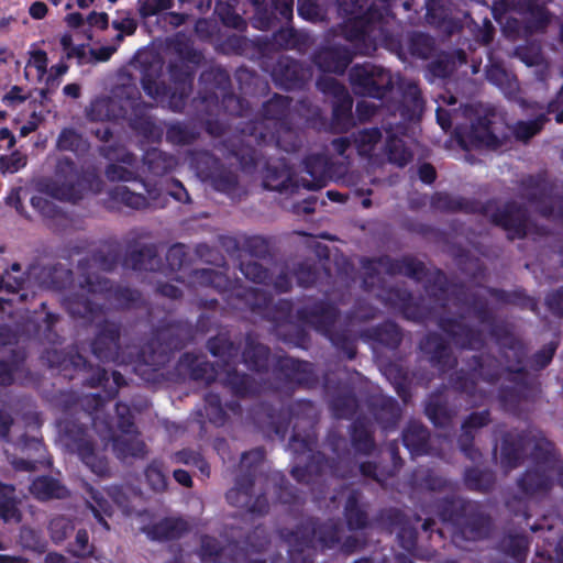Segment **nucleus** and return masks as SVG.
Returning <instances> with one entry per match:
<instances>
[{"label": "nucleus", "mask_w": 563, "mask_h": 563, "mask_svg": "<svg viewBox=\"0 0 563 563\" xmlns=\"http://www.w3.org/2000/svg\"><path fill=\"white\" fill-rule=\"evenodd\" d=\"M509 141V125L495 107H481L475 111L468 130L460 135L463 148L497 151Z\"/></svg>", "instance_id": "0eeeda50"}, {"label": "nucleus", "mask_w": 563, "mask_h": 563, "mask_svg": "<svg viewBox=\"0 0 563 563\" xmlns=\"http://www.w3.org/2000/svg\"><path fill=\"white\" fill-rule=\"evenodd\" d=\"M402 444L411 455H424L430 450V431L419 421H409L401 433Z\"/></svg>", "instance_id": "6e6d98bb"}, {"label": "nucleus", "mask_w": 563, "mask_h": 563, "mask_svg": "<svg viewBox=\"0 0 563 563\" xmlns=\"http://www.w3.org/2000/svg\"><path fill=\"white\" fill-rule=\"evenodd\" d=\"M340 317L338 306L329 300L319 299L311 305L300 307L296 311L299 322L312 327L317 332L324 335L331 332Z\"/></svg>", "instance_id": "a878e982"}, {"label": "nucleus", "mask_w": 563, "mask_h": 563, "mask_svg": "<svg viewBox=\"0 0 563 563\" xmlns=\"http://www.w3.org/2000/svg\"><path fill=\"white\" fill-rule=\"evenodd\" d=\"M362 493L352 489L345 500L343 515L350 531L365 530L372 527L365 506L361 504Z\"/></svg>", "instance_id": "3c124183"}, {"label": "nucleus", "mask_w": 563, "mask_h": 563, "mask_svg": "<svg viewBox=\"0 0 563 563\" xmlns=\"http://www.w3.org/2000/svg\"><path fill=\"white\" fill-rule=\"evenodd\" d=\"M528 444H530V430L505 432L501 437L500 446L501 464L509 470L517 468L523 461Z\"/></svg>", "instance_id": "f704fd0d"}, {"label": "nucleus", "mask_w": 563, "mask_h": 563, "mask_svg": "<svg viewBox=\"0 0 563 563\" xmlns=\"http://www.w3.org/2000/svg\"><path fill=\"white\" fill-rule=\"evenodd\" d=\"M78 397L68 394L64 409L74 411L60 421V428L67 449L76 453L80 461L97 476H110V467L107 456L96 449V443L90 434L89 423L96 424L92 412L77 411Z\"/></svg>", "instance_id": "20e7f679"}, {"label": "nucleus", "mask_w": 563, "mask_h": 563, "mask_svg": "<svg viewBox=\"0 0 563 563\" xmlns=\"http://www.w3.org/2000/svg\"><path fill=\"white\" fill-rule=\"evenodd\" d=\"M129 110L119 104L115 99L96 100L90 106L89 117L93 121H117L126 119Z\"/></svg>", "instance_id": "774afa93"}, {"label": "nucleus", "mask_w": 563, "mask_h": 563, "mask_svg": "<svg viewBox=\"0 0 563 563\" xmlns=\"http://www.w3.org/2000/svg\"><path fill=\"white\" fill-rule=\"evenodd\" d=\"M288 542L289 563H312L314 558L313 528L299 526L289 531L286 538Z\"/></svg>", "instance_id": "72a5a7b5"}, {"label": "nucleus", "mask_w": 563, "mask_h": 563, "mask_svg": "<svg viewBox=\"0 0 563 563\" xmlns=\"http://www.w3.org/2000/svg\"><path fill=\"white\" fill-rule=\"evenodd\" d=\"M142 162L145 170L153 176H164L170 173L177 164L174 155L155 147L145 151Z\"/></svg>", "instance_id": "0e129e2a"}, {"label": "nucleus", "mask_w": 563, "mask_h": 563, "mask_svg": "<svg viewBox=\"0 0 563 563\" xmlns=\"http://www.w3.org/2000/svg\"><path fill=\"white\" fill-rule=\"evenodd\" d=\"M486 217L493 225L505 230L509 240L523 239L528 234V210L515 200L506 201L503 207L496 201Z\"/></svg>", "instance_id": "a211bd4d"}, {"label": "nucleus", "mask_w": 563, "mask_h": 563, "mask_svg": "<svg viewBox=\"0 0 563 563\" xmlns=\"http://www.w3.org/2000/svg\"><path fill=\"white\" fill-rule=\"evenodd\" d=\"M495 202V198L482 202L475 198L454 196L446 191H435L430 198L431 209L442 213L487 216Z\"/></svg>", "instance_id": "b1692460"}, {"label": "nucleus", "mask_w": 563, "mask_h": 563, "mask_svg": "<svg viewBox=\"0 0 563 563\" xmlns=\"http://www.w3.org/2000/svg\"><path fill=\"white\" fill-rule=\"evenodd\" d=\"M530 548V540L523 533L505 532L495 544V550L508 558L512 563H526Z\"/></svg>", "instance_id": "a18cd8bd"}, {"label": "nucleus", "mask_w": 563, "mask_h": 563, "mask_svg": "<svg viewBox=\"0 0 563 563\" xmlns=\"http://www.w3.org/2000/svg\"><path fill=\"white\" fill-rule=\"evenodd\" d=\"M435 509L443 522L454 527L453 542L459 547L487 540L493 533V518L478 501L452 494L437 499Z\"/></svg>", "instance_id": "7ed1b4c3"}, {"label": "nucleus", "mask_w": 563, "mask_h": 563, "mask_svg": "<svg viewBox=\"0 0 563 563\" xmlns=\"http://www.w3.org/2000/svg\"><path fill=\"white\" fill-rule=\"evenodd\" d=\"M120 324L104 319L96 327V333L90 342L92 355L102 363H117L120 357Z\"/></svg>", "instance_id": "4be33fe9"}, {"label": "nucleus", "mask_w": 563, "mask_h": 563, "mask_svg": "<svg viewBox=\"0 0 563 563\" xmlns=\"http://www.w3.org/2000/svg\"><path fill=\"white\" fill-rule=\"evenodd\" d=\"M223 387L236 398H253L261 391L257 380L250 374L239 372L235 367L229 368L222 379Z\"/></svg>", "instance_id": "09e8293b"}, {"label": "nucleus", "mask_w": 563, "mask_h": 563, "mask_svg": "<svg viewBox=\"0 0 563 563\" xmlns=\"http://www.w3.org/2000/svg\"><path fill=\"white\" fill-rule=\"evenodd\" d=\"M122 265L135 272H159L163 261L155 243L129 245Z\"/></svg>", "instance_id": "7c9ffc66"}, {"label": "nucleus", "mask_w": 563, "mask_h": 563, "mask_svg": "<svg viewBox=\"0 0 563 563\" xmlns=\"http://www.w3.org/2000/svg\"><path fill=\"white\" fill-rule=\"evenodd\" d=\"M177 367L179 372L186 374L191 380L206 385H211L218 376L214 364L191 352H186L179 357Z\"/></svg>", "instance_id": "4c0bfd02"}, {"label": "nucleus", "mask_w": 563, "mask_h": 563, "mask_svg": "<svg viewBox=\"0 0 563 563\" xmlns=\"http://www.w3.org/2000/svg\"><path fill=\"white\" fill-rule=\"evenodd\" d=\"M253 27L269 31L285 23L288 25L294 16V0H254Z\"/></svg>", "instance_id": "aec40b11"}, {"label": "nucleus", "mask_w": 563, "mask_h": 563, "mask_svg": "<svg viewBox=\"0 0 563 563\" xmlns=\"http://www.w3.org/2000/svg\"><path fill=\"white\" fill-rule=\"evenodd\" d=\"M437 324L461 350L478 351L485 346L483 330L467 324L463 314L459 317L440 316Z\"/></svg>", "instance_id": "6ab92c4d"}, {"label": "nucleus", "mask_w": 563, "mask_h": 563, "mask_svg": "<svg viewBox=\"0 0 563 563\" xmlns=\"http://www.w3.org/2000/svg\"><path fill=\"white\" fill-rule=\"evenodd\" d=\"M15 445L26 455V457L12 460L11 464L15 471L34 472L38 464H51V461L46 459L47 450L42 438L30 437L24 433L18 439Z\"/></svg>", "instance_id": "2f4dec72"}, {"label": "nucleus", "mask_w": 563, "mask_h": 563, "mask_svg": "<svg viewBox=\"0 0 563 563\" xmlns=\"http://www.w3.org/2000/svg\"><path fill=\"white\" fill-rule=\"evenodd\" d=\"M354 58L346 45L333 44L320 47L312 57L314 65L324 74L343 75Z\"/></svg>", "instance_id": "c756f323"}, {"label": "nucleus", "mask_w": 563, "mask_h": 563, "mask_svg": "<svg viewBox=\"0 0 563 563\" xmlns=\"http://www.w3.org/2000/svg\"><path fill=\"white\" fill-rule=\"evenodd\" d=\"M362 339L388 350H397L402 342V331L394 321H384L367 328L361 333Z\"/></svg>", "instance_id": "37998d69"}, {"label": "nucleus", "mask_w": 563, "mask_h": 563, "mask_svg": "<svg viewBox=\"0 0 563 563\" xmlns=\"http://www.w3.org/2000/svg\"><path fill=\"white\" fill-rule=\"evenodd\" d=\"M492 422L489 409L473 411L464 418L461 424V433L457 438V445L463 455L476 463L481 461L483 454L475 446V437L477 432Z\"/></svg>", "instance_id": "bb28decb"}, {"label": "nucleus", "mask_w": 563, "mask_h": 563, "mask_svg": "<svg viewBox=\"0 0 563 563\" xmlns=\"http://www.w3.org/2000/svg\"><path fill=\"white\" fill-rule=\"evenodd\" d=\"M371 262L378 264L389 276L404 275L416 282H421L429 275L426 264L412 255H404L400 258L382 255Z\"/></svg>", "instance_id": "473e14b6"}, {"label": "nucleus", "mask_w": 563, "mask_h": 563, "mask_svg": "<svg viewBox=\"0 0 563 563\" xmlns=\"http://www.w3.org/2000/svg\"><path fill=\"white\" fill-rule=\"evenodd\" d=\"M146 190L148 198L142 194L130 190V188L126 186L120 185L112 188L109 192V196L114 202L122 203L123 206L134 210H144L151 208L152 206L157 207L159 194L156 189Z\"/></svg>", "instance_id": "603ef678"}, {"label": "nucleus", "mask_w": 563, "mask_h": 563, "mask_svg": "<svg viewBox=\"0 0 563 563\" xmlns=\"http://www.w3.org/2000/svg\"><path fill=\"white\" fill-rule=\"evenodd\" d=\"M291 102L290 97L274 93L263 102L258 115L241 123V134L253 139L257 145H275L286 152L295 151V144H283L284 137L294 134L289 119Z\"/></svg>", "instance_id": "39448f33"}, {"label": "nucleus", "mask_w": 563, "mask_h": 563, "mask_svg": "<svg viewBox=\"0 0 563 563\" xmlns=\"http://www.w3.org/2000/svg\"><path fill=\"white\" fill-rule=\"evenodd\" d=\"M506 372L512 376L509 378L516 386H501L498 391L500 404L508 409H517L521 401H533L540 393L538 383L528 377L527 366L523 364H507Z\"/></svg>", "instance_id": "f3484780"}, {"label": "nucleus", "mask_w": 563, "mask_h": 563, "mask_svg": "<svg viewBox=\"0 0 563 563\" xmlns=\"http://www.w3.org/2000/svg\"><path fill=\"white\" fill-rule=\"evenodd\" d=\"M163 66L159 60L143 62L141 64V86L145 95L154 100L168 97L169 108L175 112H181L192 90L186 88H170L161 79Z\"/></svg>", "instance_id": "4468645a"}, {"label": "nucleus", "mask_w": 563, "mask_h": 563, "mask_svg": "<svg viewBox=\"0 0 563 563\" xmlns=\"http://www.w3.org/2000/svg\"><path fill=\"white\" fill-rule=\"evenodd\" d=\"M553 473L533 465L528 467L516 481L520 494H514L506 499L507 509L528 522L531 517L529 500L550 493L553 487Z\"/></svg>", "instance_id": "9b49d317"}, {"label": "nucleus", "mask_w": 563, "mask_h": 563, "mask_svg": "<svg viewBox=\"0 0 563 563\" xmlns=\"http://www.w3.org/2000/svg\"><path fill=\"white\" fill-rule=\"evenodd\" d=\"M522 197L528 202L538 206L539 212L548 219L563 220V197H553V185L547 173L527 175L520 180Z\"/></svg>", "instance_id": "ddd939ff"}, {"label": "nucleus", "mask_w": 563, "mask_h": 563, "mask_svg": "<svg viewBox=\"0 0 563 563\" xmlns=\"http://www.w3.org/2000/svg\"><path fill=\"white\" fill-rule=\"evenodd\" d=\"M20 500L15 494V486L0 481V519L4 522L20 523L22 512L19 508Z\"/></svg>", "instance_id": "69168bd1"}, {"label": "nucleus", "mask_w": 563, "mask_h": 563, "mask_svg": "<svg viewBox=\"0 0 563 563\" xmlns=\"http://www.w3.org/2000/svg\"><path fill=\"white\" fill-rule=\"evenodd\" d=\"M419 350L429 364L441 374H446L457 365L449 342L438 332L427 333L419 342Z\"/></svg>", "instance_id": "393cba45"}, {"label": "nucleus", "mask_w": 563, "mask_h": 563, "mask_svg": "<svg viewBox=\"0 0 563 563\" xmlns=\"http://www.w3.org/2000/svg\"><path fill=\"white\" fill-rule=\"evenodd\" d=\"M263 186L268 190L278 191L280 194L288 191L294 192L296 184L294 183L291 168L285 159L266 162Z\"/></svg>", "instance_id": "58836bf2"}, {"label": "nucleus", "mask_w": 563, "mask_h": 563, "mask_svg": "<svg viewBox=\"0 0 563 563\" xmlns=\"http://www.w3.org/2000/svg\"><path fill=\"white\" fill-rule=\"evenodd\" d=\"M199 84L198 100L206 106L208 114L222 110L233 117L244 115L247 102L232 91L231 77L225 69L210 67L202 70Z\"/></svg>", "instance_id": "423d86ee"}, {"label": "nucleus", "mask_w": 563, "mask_h": 563, "mask_svg": "<svg viewBox=\"0 0 563 563\" xmlns=\"http://www.w3.org/2000/svg\"><path fill=\"white\" fill-rule=\"evenodd\" d=\"M274 375L285 385L295 387H313L317 382L313 364L291 356H278L274 363Z\"/></svg>", "instance_id": "412c9836"}, {"label": "nucleus", "mask_w": 563, "mask_h": 563, "mask_svg": "<svg viewBox=\"0 0 563 563\" xmlns=\"http://www.w3.org/2000/svg\"><path fill=\"white\" fill-rule=\"evenodd\" d=\"M207 349L212 356L220 358L227 366L234 364L240 354V345L224 333L210 338L207 341Z\"/></svg>", "instance_id": "338daca9"}, {"label": "nucleus", "mask_w": 563, "mask_h": 563, "mask_svg": "<svg viewBox=\"0 0 563 563\" xmlns=\"http://www.w3.org/2000/svg\"><path fill=\"white\" fill-rule=\"evenodd\" d=\"M351 445L356 454L369 456L376 449L372 423L365 417H357L350 426Z\"/></svg>", "instance_id": "49530a36"}, {"label": "nucleus", "mask_w": 563, "mask_h": 563, "mask_svg": "<svg viewBox=\"0 0 563 563\" xmlns=\"http://www.w3.org/2000/svg\"><path fill=\"white\" fill-rule=\"evenodd\" d=\"M188 529L186 520L167 517L151 526L147 534L155 541H173L181 538Z\"/></svg>", "instance_id": "052dcab7"}, {"label": "nucleus", "mask_w": 563, "mask_h": 563, "mask_svg": "<svg viewBox=\"0 0 563 563\" xmlns=\"http://www.w3.org/2000/svg\"><path fill=\"white\" fill-rule=\"evenodd\" d=\"M317 437L312 432L305 434L295 433L290 435L288 449L298 460L306 455L303 465L297 464L291 468V476L298 482L307 485L314 484L319 477L330 476L340 479H350L356 476V464L350 459L347 452H340L345 445L344 438L336 433H329L327 444L334 457L327 456L323 452L317 451Z\"/></svg>", "instance_id": "f257e3e1"}, {"label": "nucleus", "mask_w": 563, "mask_h": 563, "mask_svg": "<svg viewBox=\"0 0 563 563\" xmlns=\"http://www.w3.org/2000/svg\"><path fill=\"white\" fill-rule=\"evenodd\" d=\"M86 494L87 506L92 511L93 517L106 530H110V526L106 520V517H111L113 515V506L108 499L107 493L88 485Z\"/></svg>", "instance_id": "e2e57ef3"}, {"label": "nucleus", "mask_w": 563, "mask_h": 563, "mask_svg": "<svg viewBox=\"0 0 563 563\" xmlns=\"http://www.w3.org/2000/svg\"><path fill=\"white\" fill-rule=\"evenodd\" d=\"M486 327L492 339L500 347L501 355L506 362L508 364H523L527 356V346L514 335L508 324L495 318Z\"/></svg>", "instance_id": "cd10ccee"}, {"label": "nucleus", "mask_w": 563, "mask_h": 563, "mask_svg": "<svg viewBox=\"0 0 563 563\" xmlns=\"http://www.w3.org/2000/svg\"><path fill=\"white\" fill-rule=\"evenodd\" d=\"M352 108L351 95L332 101L331 128L334 132L346 133L356 125Z\"/></svg>", "instance_id": "bf43d9fd"}, {"label": "nucleus", "mask_w": 563, "mask_h": 563, "mask_svg": "<svg viewBox=\"0 0 563 563\" xmlns=\"http://www.w3.org/2000/svg\"><path fill=\"white\" fill-rule=\"evenodd\" d=\"M263 412L267 417V430L274 433L280 441H284L292 424V434L299 433V423L312 428L317 420V409L314 402L309 399L291 400L283 404L278 410L272 406L262 405Z\"/></svg>", "instance_id": "9d476101"}, {"label": "nucleus", "mask_w": 563, "mask_h": 563, "mask_svg": "<svg viewBox=\"0 0 563 563\" xmlns=\"http://www.w3.org/2000/svg\"><path fill=\"white\" fill-rule=\"evenodd\" d=\"M192 277L200 285L212 287L220 294L230 291L242 305L241 309L245 308L263 317L273 300L266 290L256 287H234L233 282L224 273L212 268L195 269Z\"/></svg>", "instance_id": "1a4fd4ad"}, {"label": "nucleus", "mask_w": 563, "mask_h": 563, "mask_svg": "<svg viewBox=\"0 0 563 563\" xmlns=\"http://www.w3.org/2000/svg\"><path fill=\"white\" fill-rule=\"evenodd\" d=\"M516 12L525 20V30L530 33L543 32L550 23V12L538 0H517Z\"/></svg>", "instance_id": "a19ab883"}, {"label": "nucleus", "mask_w": 563, "mask_h": 563, "mask_svg": "<svg viewBox=\"0 0 563 563\" xmlns=\"http://www.w3.org/2000/svg\"><path fill=\"white\" fill-rule=\"evenodd\" d=\"M79 289L63 297V306L74 319L93 322L104 313L103 305L92 300L91 295H103L112 299L119 309H130L141 300V292L129 286L114 285L108 277L86 273L79 277Z\"/></svg>", "instance_id": "f03ea898"}, {"label": "nucleus", "mask_w": 563, "mask_h": 563, "mask_svg": "<svg viewBox=\"0 0 563 563\" xmlns=\"http://www.w3.org/2000/svg\"><path fill=\"white\" fill-rule=\"evenodd\" d=\"M272 79L277 87L287 91L302 90L312 74L310 67L289 57L280 56L272 69Z\"/></svg>", "instance_id": "5701e85b"}, {"label": "nucleus", "mask_w": 563, "mask_h": 563, "mask_svg": "<svg viewBox=\"0 0 563 563\" xmlns=\"http://www.w3.org/2000/svg\"><path fill=\"white\" fill-rule=\"evenodd\" d=\"M271 349L258 342L252 333L245 336V345L242 351V361L245 366L255 373H267L269 367Z\"/></svg>", "instance_id": "de8ad7c7"}, {"label": "nucleus", "mask_w": 563, "mask_h": 563, "mask_svg": "<svg viewBox=\"0 0 563 563\" xmlns=\"http://www.w3.org/2000/svg\"><path fill=\"white\" fill-rule=\"evenodd\" d=\"M530 443H533L530 456L533 466L559 473L563 467V461L552 441L548 440L541 431H530Z\"/></svg>", "instance_id": "e433bc0d"}, {"label": "nucleus", "mask_w": 563, "mask_h": 563, "mask_svg": "<svg viewBox=\"0 0 563 563\" xmlns=\"http://www.w3.org/2000/svg\"><path fill=\"white\" fill-rule=\"evenodd\" d=\"M194 327L184 320L163 322L154 331V340L164 353L183 350L194 340Z\"/></svg>", "instance_id": "c85d7f7f"}, {"label": "nucleus", "mask_w": 563, "mask_h": 563, "mask_svg": "<svg viewBox=\"0 0 563 563\" xmlns=\"http://www.w3.org/2000/svg\"><path fill=\"white\" fill-rule=\"evenodd\" d=\"M298 525L311 526L313 528V542L317 541L323 549L332 550L340 544V529L334 522H320L317 518L309 517Z\"/></svg>", "instance_id": "680f3d73"}, {"label": "nucleus", "mask_w": 563, "mask_h": 563, "mask_svg": "<svg viewBox=\"0 0 563 563\" xmlns=\"http://www.w3.org/2000/svg\"><path fill=\"white\" fill-rule=\"evenodd\" d=\"M332 165L324 154H310L303 159V170L310 176V180H303V187L310 190H318L325 187L331 179Z\"/></svg>", "instance_id": "79ce46f5"}, {"label": "nucleus", "mask_w": 563, "mask_h": 563, "mask_svg": "<svg viewBox=\"0 0 563 563\" xmlns=\"http://www.w3.org/2000/svg\"><path fill=\"white\" fill-rule=\"evenodd\" d=\"M382 300L391 308L399 309L408 319H418V305L412 292L404 286H393L383 291Z\"/></svg>", "instance_id": "5fc2aeb1"}, {"label": "nucleus", "mask_w": 563, "mask_h": 563, "mask_svg": "<svg viewBox=\"0 0 563 563\" xmlns=\"http://www.w3.org/2000/svg\"><path fill=\"white\" fill-rule=\"evenodd\" d=\"M424 415L437 428H448L454 418V410L449 407L441 391L432 393L424 407Z\"/></svg>", "instance_id": "13d9d810"}, {"label": "nucleus", "mask_w": 563, "mask_h": 563, "mask_svg": "<svg viewBox=\"0 0 563 563\" xmlns=\"http://www.w3.org/2000/svg\"><path fill=\"white\" fill-rule=\"evenodd\" d=\"M485 290L499 303L515 306L521 310H529L534 313H538L539 311V300L536 297L530 296L522 287H518L512 290H505L487 286L485 287Z\"/></svg>", "instance_id": "8fccbe9b"}, {"label": "nucleus", "mask_w": 563, "mask_h": 563, "mask_svg": "<svg viewBox=\"0 0 563 563\" xmlns=\"http://www.w3.org/2000/svg\"><path fill=\"white\" fill-rule=\"evenodd\" d=\"M59 165H65L74 174V178L52 184L49 186L52 198L60 201L77 202L82 199L86 189H91L96 192L101 190L102 180L95 172L86 170L78 173L75 163L70 158L64 159Z\"/></svg>", "instance_id": "dca6fc26"}, {"label": "nucleus", "mask_w": 563, "mask_h": 563, "mask_svg": "<svg viewBox=\"0 0 563 563\" xmlns=\"http://www.w3.org/2000/svg\"><path fill=\"white\" fill-rule=\"evenodd\" d=\"M265 451L262 448L244 452L241 456V466L245 467L235 478L234 487L225 493L228 504L245 508L250 514L263 516L268 512L269 503L265 494L253 496V488L257 466L263 462Z\"/></svg>", "instance_id": "6e6552de"}, {"label": "nucleus", "mask_w": 563, "mask_h": 563, "mask_svg": "<svg viewBox=\"0 0 563 563\" xmlns=\"http://www.w3.org/2000/svg\"><path fill=\"white\" fill-rule=\"evenodd\" d=\"M207 162L210 163V166L208 170H201L203 178L209 180L217 191L228 196L233 195L239 187L236 173L224 166L214 156H208Z\"/></svg>", "instance_id": "ea45409f"}, {"label": "nucleus", "mask_w": 563, "mask_h": 563, "mask_svg": "<svg viewBox=\"0 0 563 563\" xmlns=\"http://www.w3.org/2000/svg\"><path fill=\"white\" fill-rule=\"evenodd\" d=\"M349 81L356 96L383 100L394 89L390 70L369 62L350 68Z\"/></svg>", "instance_id": "f8f14e48"}, {"label": "nucleus", "mask_w": 563, "mask_h": 563, "mask_svg": "<svg viewBox=\"0 0 563 563\" xmlns=\"http://www.w3.org/2000/svg\"><path fill=\"white\" fill-rule=\"evenodd\" d=\"M400 114L406 120L419 119L424 109L422 91L416 81L409 80L400 86Z\"/></svg>", "instance_id": "4d7b16f0"}, {"label": "nucleus", "mask_w": 563, "mask_h": 563, "mask_svg": "<svg viewBox=\"0 0 563 563\" xmlns=\"http://www.w3.org/2000/svg\"><path fill=\"white\" fill-rule=\"evenodd\" d=\"M25 363V353L19 349L2 343L0 345V386H10L16 373Z\"/></svg>", "instance_id": "864d4df0"}, {"label": "nucleus", "mask_w": 563, "mask_h": 563, "mask_svg": "<svg viewBox=\"0 0 563 563\" xmlns=\"http://www.w3.org/2000/svg\"><path fill=\"white\" fill-rule=\"evenodd\" d=\"M43 358L51 368H56L65 377L71 378L73 375L68 371L87 372L90 376L86 380V385L91 388L104 386L109 382L108 372L100 366H93L84 355L77 351H59L56 349L46 350Z\"/></svg>", "instance_id": "2eb2a0df"}, {"label": "nucleus", "mask_w": 563, "mask_h": 563, "mask_svg": "<svg viewBox=\"0 0 563 563\" xmlns=\"http://www.w3.org/2000/svg\"><path fill=\"white\" fill-rule=\"evenodd\" d=\"M126 99L130 101L132 109L131 117L129 118V126L137 135L146 140H159L163 131L157 126L153 118L146 113L145 106L140 101V92L133 90L132 95L126 96Z\"/></svg>", "instance_id": "c9c22d12"}, {"label": "nucleus", "mask_w": 563, "mask_h": 563, "mask_svg": "<svg viewBox=\"0 0 563 563\" xmlns=\"http://www.w3.org/2000/svg\"><path fill=\"white\" fill-rule=\"evenodd\" d=\"M369 409L384 431L396 429L401 417L398 401L393 397L377 396L369 401Z\"/></svg>", "instance_id": "c03bdc74"}]
</instances>
